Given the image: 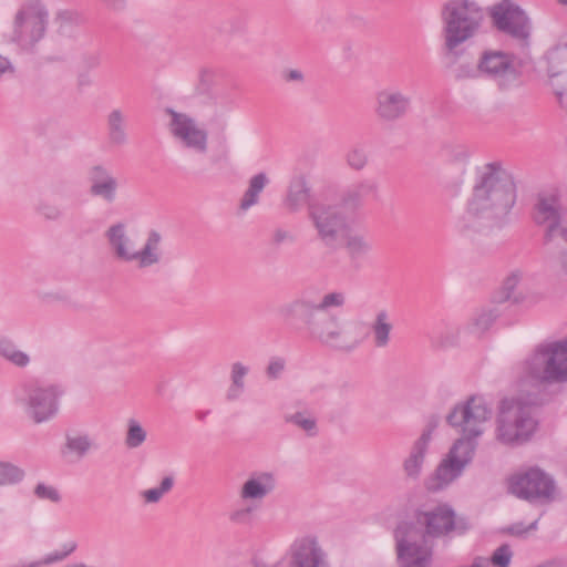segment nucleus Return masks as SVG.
Instances as JSON below:
<instances>
[{"label":"nucleus","instance_id":"obj_18","mask_svg":"<svg viewBox=\"0 0 567 567\" xmlns=\"http://www.w3.org/2000/svg\"><path fill=\"white\" fill-rule=\"evenodd\" d=\"M288 567H330V564L317 538L306 536L291 545Z\"/></svg>","mask_w":567,"mask_h":567},{"label":"nucleus","instance_id":"obj_25","mask_svg":"<svg viewBox=\"0 0 567 567\" xmlns=\"http://www.w3.org/2000/svg\"><path fill=\"white\" fill-rule=\"evenodd\" d=\"M274 488V475L265 472L247 480L241 487L240 496L244 499H261Z\"/></svg>","mask_w":567,"mask_h":567},{"label":"nucleus","instance_id":"obj_49","mask_svg":"<svg viewBox=\"0 0 567 567\" xmlns=\"http://www.w3.org/2000/svg\"><path fill=\"white\" fill-rule=\"evenodd\" d=\"M229 158V147L227 144V137L221 136L218 142L217 154L212 157V163L217 164L219 162H227Z\"/></svg>","mask_w":567,"mask_h":567},{"label":"nucleus","instance_id":"obj_52","mask_svg":"<svg viewBox=\"0 0 567 567\" xmlns=\"http://www.w3.org/2000/svg\"><path fill=\"white\" fill-rule=\"evenodd\" d=\"M71 14L69 12H59L55 18V22L59 23L58 31L60 33L64 32V27L71 23Z\"/></svg>","mask_w":567,"mask_h":567},{"label":"nucleus","instance_id":"obj_24","mask_svg":"<svg viewBox=\"0 0 567 567\" xmlns=\"http://www.w3.org/2000/svg\"><path fill=\"white\" fill-rule=\"evenodd\" d=\"M348 258L355 268H359L362 261L373 249L372 240L364 234H347L343 243Z\"/></svg>","mask_w":567,"mask_h":567},{"label":"nucleus","instance_id":"obj_33","mask_svg":"<svg viewBox=\"0 0 567 567\" xmlns=\"http://www.w3.org/2000/svg\"><path fill=\"white\" fill-rule=\"evenodd\" d=\"M344 158L351 169L360 172L369 163V152L364 145L354 144L347 151Z\"/></svg>","mask_w":567,"mask_h":567},{"label":"nucleus","instance_id":"obj_51","mask_svg":"<svg viewBox=\"0 0 567 567\" xmlns=\"http://www.w3.org/2000/svg\"><path fill=\"white\" fill-rule=\"evenodd\" d=\"M251 509L243 508L231 513L230 520L235 523H245L248 520Z\"/></svg>","mask_w":567,"mask_h":567},{"label":"nucleus","instance_id":"obj_57","mask_svg":"<svg viewBox=\"0 0 567 567\" xmlns=\"http://www.w3.org/2000/svg\"><path fill=\"white\" fill-rule=\"evenodd\" d=\"M559 105L567 111V90H555Z\"/></svg>","mask_w":567,"mask_h":567},{"label":"nucleus","instance_id":"obj_17","mask_svg":"<svg viewBox=\"0 0 567 567\" xmlns=\"http://www.w3.org/2000/svg\"><path fill=\"white\" fill-rule=\"evenodd\" d=\"M478 71L487 78L496 80L501 90H508L517 81L518 72L514 65V56L503 51L486 50L482 53Z\"/></svg>","mask_w":567,"mask_h":567},{"label":"nucleus","instance_id":"obj_22","mask_svg":"<svg viewBox=\"0 0 567 567\" xmlns=\"http://www.w3.org/2000/svg\"><path fill=\"white\" fill-rule=\"evenodd\" d=\"M429 449L430 444L417 439L412 443L409 454L402 463L406 478L411 481H417L420 478Z\"/></svg>","mask_w":567,"mask_h":567},{"label":"nucleus","instance_id":"obj_30","mask_svg":"<svg viewBox=\"0 0 567 567\" xmlns=\"http://www.w3.org/2000/svg\"><path fill=\"white\" fill-rule=\"evenodd\" d=\"M547 73L557 76L567 70V43L557 44L546 53Z\"/></svg>","mask_w":567,"mask_h":567},{"label":"nucleus","instance_id":"obj_9","mask_svg":"<svg viewBox=\"0 0 567 567\" xmlns=\"http://www.w3.org/2000/svg\"><path fill=\"white\" fill-rule=\"evenodd\" d=\"M411 520L417 524L422 536L430 542L451 534L462 536L472 528L468 517L457 515L447 503L439 504L431 509H416Z\"/></svg>","mask_w":567,"mask_h":567},{"label":"nucleus","instance_id":"obj_26","mask_svg":"<svg viewBox=\"0 0 567 567\" xmlns=\"http://www.w3.org/2000/svg\"><path fill=\"white\" fill-rule=\"evenodd\" d=\"M392 330L393 324L389 312L385 309L379 310L370 323L373 346L378 349L386 348L391 341Z\"/></svg>","mask_w":567,"mask_h":567},{"label":"nucleus","instance_id":"obj_44","mask_svg":"<svg viewBox=\"0 0 567 567\" xmlns=\"http://www.w3.org/2000/svg\"><path fill=\"white\" fill-rule=\"evenodd\" d=\"M286 368V360L281 357H271L266 368V375L270 380L280 378Z\"/></svg>","mask_w":567,"mask_h":567},{"label":"nucleus","instance_id":"obj_53","mask_svg":"<svg viewBox=\"0 0 567 567\" xmlns=\"http://www.w3.org/2000/svg\"><path fill=\"white\" fill-rule=\"evenodd\" d=\"M14 68L10 60L0 54V78L6 73H13Z\"/></svg>","mask_w":567,"mask_h":567},{"label":"nucleus","instance_id":"obj_29","mask_svg":"<svg viewBox=\"0 0 567 567\" xmlns=\"http://www.w3.org/2000/svg\"><path fill=\"white\" fill-rule=\"evenodd\" d=\"M249 368L241 362L237 361L231 364L230 369V385L226 392L228 401H235L240 398L245 391V377L248 374Z\"/></svg>","mask_w":567,"mask_h":567},{"label":"nucleus","instance_id":"obj_60","mask_svg":"<svg viewBox=\"0 0 567 567\" xmlns=\"http://www.w3.org/2000/svg\"><path fill=\"white\" fill-rule=\"evenodd\" d=\"M471 567H487V560L484 557L477 556L473 559Z\"/></svg>","mask_w":567,"mask_h":567},{"label":"nucleus","instance_id":"obj_34","mask_svg":"<svg viewBox=\"0 0 567 567\" xmlns=\"http://www.w3.org/2000/svg\"><path fill=\"white\" fill-rule=\"evenodd\" d=\"M25 476L24 471L10 463L0 462V485H14L23 481Z\"/></svg>","mask_w":567,"mask_h":567},{"label":"nucleus","instance_id":"obj_10","mask_svg":"<svg viewBox=\"0 0 567 567\" xmlns=\"http://www.w3.org/2000/svg\"><path fill=\"white\" fill-rule=\"evenodd\" d=\"M318 240L329 249H337L350 231L348 216L339 204L310 203L308 215Z\"/></svg>","mask_w":567,"mask_h":567},{"label":"nucleus","instance_id":"obj_41","mask_svg":"<svg viewBox=\"0 0 567 567\" xmlns=\"http://www.w3.org/2000/svg\"><path fill=\"white\" fill-rule=\"evenodd\" d=\"M47 302H60L65 308L71 310H80L82 306L66 291L48 292L43 296Z\"/></svg>","mask_w":567,"mask_h":567},{"label":"nucleus","instance_id":"obj_31","mask_svg":"<svg viewBox=\"0 0 567 567\" xmlns=\"http://www.w3.org/2000/svg\"><path fill=\"white\" fill-rule=\"evenodd\" d=\"M269 179L265 173H258L249 179L248 188L246 189L241 200L240 209L247 210L256 205L259 200V195L268 184Z\"/></svg>","mask_w":567,"mask_h":567},{"label":"nucleus","instance_id":"obj_45","mask_svg":"<svg viewBox=\"0 0 567 567\" xmlns=\"http://www.w3.org/2000/svg\"><path fill=\"white\" fill-rule=\"evenodd\" d=\"M76 543L73 540L63 544L61 550L50 554L44 558V564H52L55 561L63 560L76 549Z\"/></svg>","mask_w":567,"mask_h":567},{"label":"nucleus","instance_id":"obj_8","mask_svg":"<svg viewBox=\"0 0 567 567\" xmlns=\"http://www.w3.org/2000/svg\"><path fill=\"white\" fill-rule=\"evenodd\" d=\"M395 563L398 567H431L434 545L421 534L416 523L403 519L393 529Z\"/></svg>","mask_w":567,"mask_h":567},{"label":"nucleus","instance_id":"obj_7","mask_svg":"<svg viewBox=\"0 0 567 567\" xmlns=\"http://www.w3.org/2000/svg\"><path fill=\"white\" fill-rule=\"evenodd\" d=\"M445 48L453 53L458 45L475 37L484 20L483 9L470 0H452L442 10Z\"/></svg>","mask_w":567,"mask_h":567},{"label":"nucleus","instance_id":"obj_63","mask_svg":"<svg viewBox=\"0 0 567 567\" xmlns=\"http://www.w3.org/2000/svg\"><path fill=\"white\" fill-rule=\"evenodd\" d=\"M560 4L567 6V0H557Z\"/></svg>","mask_w":567,"mask_h":567},{"label":"nucleus","instance_id":"obj_47","mask_svg":"<svg viewBox=\"0 0 567 567\" xmlns=\"http://www.w3.org/2000/svg\"><path fill=\"white\" fill-rule=\"evenodd\" d=\"M495 319L496 315L493 311H484L474 319L473 324L480 332H483L492 326Z\"/></svg>","mask_w":567,"mask_h":567},{"label":"nucleus","instance_id":"obj_23","mask_svg":"<svg viewBox=\"0 0 567 567\" xmlns=\"http://www.w3.org/2000/svg\"><path fill=\"white\" fill-rule=\"evenodd\" d=\"M105 237L114 256L126 262H131L132 250H130L131 239L126 235V225L116 223L109 227Z\"/></svg>","mask_w":567,"mask_h":567},{"label":"nucleus","instance_id":"obj_36","mask_svg":"<svg viewBox=\"0 0 567 567\" xmlns=\"http://www.w3.org/2000/svg\"><path fill=\"white\" fill-rule=\"evenodd\" d=\"M287 423H291L303 430L309 436L317 435V420L302 412H296L285 416Z\"/></svg>","mask_w":567,"mask_h":567},{"label":"nucleus","instance_id":"obj_14","mask_svg":"<svg viewBox=\"0 0 567 567\" xmlns=\"http://www.w3.org/2000/svg\"><path fill=\"white\" fill-rule=\"evenodd\" d=\"M493 27L512 39L526 41L530 35V21L525 11L512 0H501L488 10Z\"/></svg>","mask_w":567,"mask_h":567},{"label":"nucleus","instance_id":"obj_6","mask_svg":"<svg viewBox=\"0 0 567 567\" xmlns=\"http://www.w3.org/2000/svg\"><path fill=\"white\" fill-rule=\"evenodd\" d=\"M63 394L62 385L44 383L38 379L24 380L14 389L16 402L35 424L49 422L56 416Z\"/></svg>","mask_w":567,"mask_h":567},{"label":"nucleus","instance_id":"obj_48","mask_svg":"<svg viewBox=\"0 0 567 567\" xmlns=\"http://www.w3.org/2000/svg\"><path fill=\"white\" fill-rule=\"evenodd\" d=\"M538 518L530 523L528 526H525L523 523H514L506 528V532L513 536H523L527 532L536 530L538 525Z\"/></svg>","mask_w":567,"mask_h":567},{"label":"nucleus","instance_id":"obj_58","mask_svg":"<svg viewBox=\"0 0 567 567\" xmlns=\"http://www.w3.org/2000/svg\"><path fill=\"white\" fill-rule=\"evenodd\" d=\"M566 243V248L560 252L559 256V262L565 272H567V236L566 237H559Z\"/></svg>","mask_w":567,"mask_h":567},{"label":"nucleus","instance_id":"obj_12","mask_svg":"<svg viewBox=\"0 0 567 567\" xmlns=\"http://www.w3.org/2000/svg\"><path fill=\"white\" fill-rule=\"evenodd\" d=\"M49 12L43 4L30 2L16 14L11 40L22 49H32L47 30Z\"/></svg>","mask_w":567,"mask_h":567},{"label":"nucleus","instance_id":"obj_20","mask_svg":"<svg viewBox=\"0 0 567 567\" xmlns=\"http://www.w3.org/2000/svg\"><path fill=\"white\" fill-rule=\"evenodd\" d=\"M378 193L379 186L377 182L362 179L342 193L339 205L342 209L354 212L364 205L367 198H378Z\"/></svg>","mask_w":567,"mask_h":567},{"label":"nucleus","instance_id":"obj_32","mask_svg":"<svg viewBox=\"0 0 567 567\" xmlns=\"http://www.w3.org/2000/svg\"><path fill=\"white\" fill-rule=\"evenodd\" d=\"M0 355L19 368H25L30 363V357L7 337L0 339Z\"/></svg>","mask_w":567,"mask_h":567},{"label":"nucleus","instance_id":"obj_4","mask_svg":"<svg viewBox=\"0 0 567 567\" xmlns=\"http://www.w3.org/2000/svg\"><path fill=\"white\" fill-rule=\"evenodd\" d=\"M567 381V339L542 343L518 367L517 390L527 396L544 384Z\"/></svg>","mask_w":567,"mask_h":567},{"label":"nucleus","instance_id":"obj_56","mask_svg":"<svg viewBox=\"0 0 567 567\" xmlns=\"http://www.w3.org/2000/svg\"><path fill=\"white\" fill-rule=\"evenodd\" d=\"M109 8L113 10H122L126 6V0H102Z\"/></svg>","mask_w":567,"mask_h":567},{"label":"nucleus","instance_id":"obj_13","mask_svg":"<svg viewBox=\"0 0 567 567\" xmlns=\"http://www.w3.org/2000/svg\"><path fill=\"white\" fill-rule=\"evenodd\" d=\"M533 219L546 226L544 245H550L558 237H567V226L563 224V212L558 190L542 192L537 195Z\"/></svg>","mask_w":567,"mask_h":567},{"label":"nucleus","instance_id":"obj_38","mask_svg":"<svg viewBox=\"0 0 567 567\" xmlns=\"http://www.w3.org/2000/svg\"><path fill=\"white\" fill-rule=\"evenodd\" d=\"M65 447L75 453L79 457H83L92 447V441L87 435L66 436Z\"/></svg>","mask_w":567,"mask_h":567},{"label":"nucleus","instance_id":"obj_27","mask_svg":"<svg viewBox=\"0 0 567 567\" xmlns=\"http://www.w3.org/2000/svg\"><path fill=\"white\" fill-rule=\"evenodd\" d=\"M107 140L112 146H123L127 143L126 116L120 109L112 110L106 117Z\"/></svg>","mask_w":567,"mask_h":567},{"label":"nucleus","instance_id":"obj_42","mask_svg":"<svg viewBox=\"0 0 567 567\" xmlns=\"http://www.w3.org/2000/svg\"><path fill=\"white\" fill-rule=\"evenodd\" d=\"M513 557V551L508 544H503L494 550L491 556V564L494 567H508Z\"/></svg>","mask_w":567,"mask_h":567},{"label":"nucleus","instance_id":"obj_64","mask_svg":"<svg viewBox=\"0 0 567 567\" xmlns=\"http://www.w3.org/2000/svg\"><path fill=\"white\" fill-rule=\"evenodd\" d=\"M537 567H551L549 564H543V565H539Z\"/></svg>","mask_w":567,"mask_h":567},{"label":"nucleus","instance_id":"obj_3","mask_svg":"<svg viewBox=\"0 0 567 567\" xmlns=\"http://www.w3.org/2000/svg\"><path fill=\"white\" fill-rule=\"evenodd\" d=\"M492 408L483 396H471L465 402L457 403L446 415V422L453 427L461 429V437L450 449L446 457L434 472V489H442L460 477L467 464L474 457L477 439L484 432V423L492 417Z\"/></svg>","mask_w":567,"mask_h":567},{"label":"nucleus","instance_id":"obj_54","mask_svg":"<svg viewBox=\"0 0 567 567\" xmlns=\"http://www.w3.org/2000/svg\"><path fill=\"white\" fill-rule=\"evenodd\" d=\"M291 239V235L284 229H276L274 233V243L279 245L284 243L285 240Z\"/></svg>","mask_w":567,"mask_h":567},{"label":"nucleus","instance_id":"obj_61","mask_svg":"<svg viewBox=\"0 0 567 567\" xmlns=\"http://www.w3.org/2000/svg\"><path fill=\"white\" fill-rule=\"evenodd\" d=\"M210 413L209 410H206V411H197L196 412V417L197 420L199 421H204L206 419V416Z\"/></svg>","mask_w":567,"mask_h":567},{"label":"nucleus","instance_id":"obj_2","mask_svg":"<svg viewBox=\"0 0 567 567\" xmlns=\"http://www.w3.org/2000/svg\"><path fill=\"white\" fill-rule=\"evenodd\" d=\"M346 295L333 291L323 295L319 301L311 299L306 292L280 305L277 317L282 326L296 334H306L311 339L334 349L351 352L357 349L362 339L347 341L342 327L336 315L329 313L331 308H342Z\"/></svg>","mask_w":567,"mask_h":567},{"label":"nucleus","instance_id":"obj_46","mask_svg":"<svg viewBox=\"0 0 567 567\" xmlns=\"http://www.w3.org/2000/svg\"><path fill=\"white\" fill-rule=\"evenodd\" d=\"M439 424H440V416L435 415V414L431 415L427 419L426 425L422 430V432H421L420 436L417 437V440H420L422 442H425L427 444H431L432 437H433V433L437 429Z\"/></svg>","mask_w":567,"mask_h":567},{"label":"nucleus","instance_id":"obj_43","mask_svg":"<svg viewBox=\"0 0 567 567\" xmlns=\"http://www.w3.org/2000/svg\"><path fill=\"white\" fill-rule=\"evenodd\" d=\"M34 495L39 499H48L52 503H59L62 498L60 492L55 487L45 485L44 483L37 484L34 487Z\"/></svg>","mask_w":567,"mask_h":567},{"label":"nucleus","instance_id":"obj_40","mask_svg":"<svg viewBox=\"0 0 567 567\" xmlns=\"http://www.w3.org/2000/svg\"><path fill=\"white\" fill-rule=\"evenodd\" d=\"M519 279L520 276L518 272H513L511 276H508L503 282L501 296L496 297L495 300L497 302H504L508 300L517 302L519 298L514 295V290L518 285Z\"/></svg>","mask_w":567,"mask_h":567},{"label":"nucleus","instance_id":"obj_37","mask_svg":"<svg viewBox=\"0 0 567 567\" xmlns=\"http://www.w3.org/2000/svg\"><path fill=\"white\" fill-rule=\"evenodd\" d=\"M35 212L45 220L58 221L64 217V209L48 200H41L35 207Z\"/></svg>","mask_w":567,"mask_h":567},{"label":"nucleus","instance_id":"obj_15","mask_svg":"<svg viewBox=\"0 0 567 567\" xmlns=\"http://www.w3.org/2000/svg\"><path fill=\"white\" fill-rule=\"evenodd\" d=\"M164 113L169 116L167 123L171 135L181 145L197 154L204 155L208 150V133L198 127L195 118L186 113L177 112L173 107H165Z\"/></svg>","mask_w":567,"mask_h":567},{"label":"nucleus","instance_id":"obj_19","mask_svg":"<svg viewBox=\"0 0 567 567\" xmlns=\"http://www.w3.org/2000/svg\"><path fill=\"white\" fill-rule=\"evenodd\" d=\"M87 182L91 196L100 198L106 204L115 202L118 190V181L105 165H92L87 169Z\"/></svg>","mask_w":567,"mask_h":567},{"label":"nucleus","instance_id":"obj_55","mask_svg":"<svg viewBox=\"0 0 567 567\" xmlns=\"http://www.w3.org/2000/svg\"><path fill=\"white\" fill-rule=\"evenodd\" d=\"M286 81H302L303 74L299 70H289L285 73Z\"/></svg>","mask_w":567,"mask_h":567},{"label":"nucleus","instance_id":"obj_50","mask_svg":"<svg viewBox=\"0 0 567 567\" xmlns=\"http://www.w3.org/2000/svg\"><path fill=\"white\" fill-rule=\"evenodd\" d=\"M477 73H481L478 69H474L468 64H461L456 70V79L477 78Z\"/></svg>","mask_w":567,"mask_h":567},{"label":"nucleus","instance_id":"obj_62","mask_svg":"<svg viewBox=\"0 0 567 567\" xmlns=\"http://www.w3.org/2000/svg\"><path fill=\"white\" fill-rule=\"evenodd\" d=\"M80 85H87L90 84V80L87 78L81 76L79 80Z\"/></svg>","mask_w":567,"mask_h":567},{"label":"nucleus","instance_id":"obj_5","mask_svg":"<svg viewBox=\"0 0 567 567\" xmlns=\"http://www.w3.org/2000/svg\"><path fill=\"white\" fill-rule=\"evenodd\" d=\"M538 430V420L532 408V400L505 398L501 401L497 415L496 439L504 445L518 446L529 442Z\"/></svg>","mask_w":567,"mask_h":567},{"label":"nucleus","instance_id":"obj_39","mask_svg":"<svg viewBox=\"0 0 567 567\" xmlns=\"http://www.w3.org/2000/svg\"><path fill=\"white\" fill-rule=\"evenodd\" d=\"M174 485V477L166 476L162 480L158 487L150 488L143 492L146 503H157L164 494L168 493Z\"/></svg>","mask_w":567,"mask_h":567},{"label":"nucleus","instance_id":"obj_28","mask_svg":"<svg viewBox=\"0 0 567 567\" xmlns=\"http://www.w3.org/2000/svg\"><path fill=\"white\" fill-rule=\"evenodd\" d=\"M310 203L316 202L310 200V188L308 187L306 181L300 178L291 183L286 198L287 207L292 212H297L305 204L309 206Z\"/></svg>","mask_w":567,"mask_h":567},{"label":"nucleus","instance_id":"obj_59","mask_svg":"<svg viewBox=\"0 0 567 567\" xmlns=\"http://www.w3.org/2000/svg\"><path fill=\"white\" fill-rule=\"evenodd\" d=\"M42 564H44V560L43 561L34 560V561H29V563L19 561V563L10 565L9 567H40Z\"/></svg>","mask_w":567,"mask_h":567},{"label":"nucleus","instance_id":"obj_11","mask_svg":"<svg viewBox=\"0 0 567 567\" xmlns=\"http://www.w3.org/2000/svg\"><path fill=\"white\" fill-rule=\"evenodd\" d=\"M508 491L532 504H548L555 498V482L545 471L534 466L512 476Z\"/></svg>","mask_w":567,"mask_h":567},{"label":"nucleus","instance_id":"obj_1","mask_svg":"<svg viewBox=\"0 0 567 567\" xmlns=\"http://www.w3.org/2000/svg\"><path fill=\"white\" fill-rule=\"evenodd\" d=\"M516 202V186L512 175L499 162L476 169L473 193L466 209L454 221V228L464 236L501 227Z\"/></svg>","mask_w":567,"mask_h":567},{"label":"nucleus","instance_id":"obj_35","mask_svg":"<svg viewBox=\"0 0 567 567\" xmlns=\"http://www.w3.org/2000/svg\"><path fill=\"white\" fill-rule=\"evenodd\" d=\"M147 433L143 426L134 419L127 422V432L125 436V445L128 449H137L146 441Z\"/></svg>","mask_w":567,"mask_h":567},{"label":"nucleus","instance_id":"obj_16","mask_svg":"<svg viewBox=\"0 0 567 567\" xmlns=\"http://www.w3.org/2000/svg\"><path fill=\"white\" fill-rule=\"evenodd\" d=\"M412 109V97L396 87H384L374 95L373 112L384 124H394L405 118Z\"/></svg>","mask_w":567,"mask_h":567},{"label":"nucleus","instance_id":"obj_21","mask_svg":"<svg viewBox=\"0 0 567 567\" xmlns=\"http://www.w3.org/2000/svg\"><path fill=\"white\" fill-rule=\"evenodd\" d=\"M162 235L157 230H150L141 250L133 251L131 261H137L138 268H148L161 261L159 244Z\"/></svg>","mask_w":567,"mask_h":567}]
</instances>
